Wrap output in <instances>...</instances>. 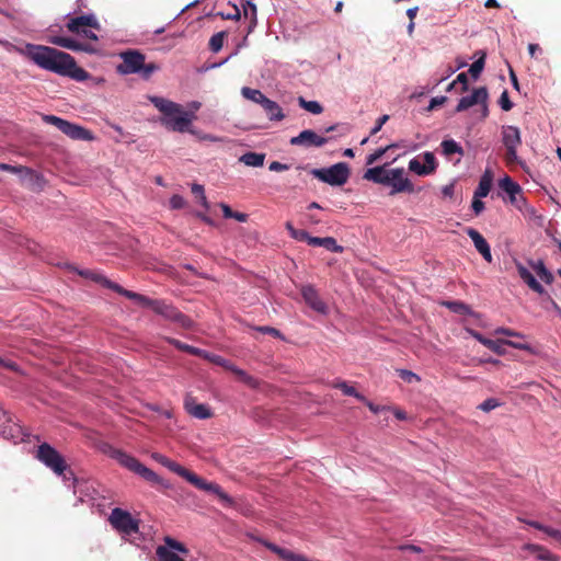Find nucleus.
<instances>
[{"mask_svg":"<svg viewBox=\"0 0 561 561\" xmlns=\"http://www.w3.org/2000/svg\"><path fill=\"white\" fill-rule=\"evenodd\" d=\"M22 53L42 69L70 77L77 81L88 78V72L78 67L75 58L68 53L35 44H27Z\"/></svg>","mask_w":561,"mask_h":561,"instance_id":"f257e3e1","label":"nucleus"},{"mask_svg":"<svg viewBox=\"0 0 561 561\" xmlns=\"http://www.w3.org/2000/svg\"><path fill=\"white\" fill-rule=\"evenodd\" d=\"M149 100L163 114L160 122L165 128L178 133L196 134L191 127L192 121L196 118L194 113H188L181 104L161 96H150Z\"/></svg>","mask_w":561,"mask_h":561,"instance_id":"f03ea898","label":"nucleus"},{"mask_svg":"<svg viewBox=\"0 0 561 561\" xmlns=\"http://www.w3.org/2000/svg\"><path fill=\"white\" fill-rule=\"evenodd\" d=\"M153 458L159 461L162 466L170 469L172 472H175L180 477L184 478L187 482L193 484L195 488L199 490H204L207 492H213L218 496V499L226 505V506H233L234 501L231 496H229L219 484L207 482L203 478L198 477L193 471L184 468L180 463L169 459L168 457L161 455V454H154Z\"/></svg>","mask_w":561,"mask_h":561,"instance_id":"7ed1b4c3","label":"nucleus"},{"mask_svg":"<svg viewBox=\"0 0 561 561\" xmlns=\"http://www.w3.org/2000/svg\"><path fill=\"white\" fill-rule=\"evenodd\" d=\"M126 298L134 300L144 308H150L154 313L163 317L165 320L178 323L183 329H191L193 321L186 314L181 312L173 305L162 299H151L145 295L128 290Z\"/></svg>","mask_w":561,"mask_h":561,"instance_id":"20e7f679","label":"nucleus"},{"mask_svg":"<svg viewBox=\"0 0 561 561\" xmlns=\"http://www.w3.org/2000/svg\"><path fill=\"white\" fill-rule=\"evenodd\" d=\"M121 58L123 61L116 68L121 75L139 73L147 80L160 69L156 62H146L145 55L135 49L121 53Z\"/></svg>","mask_w":561,"mask_h":561,"instance_id":"39448f33","label":"nucleus"},{"mask_svg":"<svg viewBox=\"0 0 561 561\" xmlns=\"http://www.w3.org/2000/svg\"><path fill=\"white\" fill-rule=\"evenodd\" d=\"M316 179L332 186L344 185L350 178V169L345 162H339L330 168L312 169L310 172Z\"/></svg>","mask_w":561,"mask_h":561,"instance_id":"423d86ee","label":"nucleus"},{"mask_svg":"<svg viewBox=\"0 0 561 561\" xmlns=\"http://www.w3.org/2000/svg\"><path fill=\"white\" fill-rule=\"evenodd\" d=\"M36 458L58 476L64 474L68 468L65 458L47 443L38 446Z\"/></svg>","mask_w":561,"mask_h":561,"instance_id":"0eeeda50","label":"nucleus"},{"mask_svg":"<svg viewBox=\"0 0 561 561\" xmlns=\"http://www.w3.org/2000/svg\"><path fill=\"white\" fill-rule=\"evenodd\" d=\"M44 122L54 125L61 133L76 140H92L93 135L90 130L72 124L64 118H60L55 115H45L43 117Z\"/></svg>","mask_w":561,"mask_h":561,"instance_id":"6e6552de","label":"nucleus"},{"mask_svg":"<svg viewBox=\"0 0 561 561\" xmlns=\"http://www.w3.org/2000/svg\"><path fill=\"white\" fill-rule=\"evenodd\" d=\"M108 520L113 528L123 535L130 536L139 531V520L119 507L112 510Z\"/></svg>","mask_w":561,"mask_h":561,"instance_id":"1a4fd4ad","label":"nucleus"},{"mask_svg":"<svg viewBox=\"0 0 561 561\" xmlns=\"http://www.w3.org/2000/svg\"><path fill=\"white\" fill-rule=\"evenodd\" d=\"M0 435L5 439L24 440L26 434L21 425L14 423L9 412L0 408Z\"/></svg>","mask_w":561,"mask_h":561,"instance_id":"9d476101","label":"nucleus"},{"mask_svg":"<svg viewBox=\"0 0 561 561\" xmlns=\"http://www.w3.org/2000/svg\"><path fill=\"white\" fill-rule=\"evenodd\" d=\"M248 536L250 539L262 543L264 547H266L273 553L277 554L284 561H311L304 554L295 553L291 550L280 548L277 545H275L262 537L255 536L253 534H249Z\"/></svg>","mask_w":561,"mask_h":561,"instance_id":"9b49d317","label":"nucleus"},{"mask_svg":"<svg viewBox=\"0 0 561 561\" xmlns=\"http://www.w3.org/2000/svg\"><path fill=\"white\" fill-rule=\"evenodd\" d=\"M486 100H488L486 88L481 87V88L474 89L471 95L463 96L459 100L458 105L456 107V112H462L476 104H482L483 105V116L485 117L488 115Z\"/></svg>","mask_w":561,"mask_h":561,"instance_id":"f8f14e48","label":"nucleus"},{"mask_svg":"<svg viewBox=\"0 0 561 561\" xmlns=\"http://www.w3.org/2000/svg\"><path fill=\"white\" fill-rule=\"evenodd\" d=\"M301 296L305 302L316 312L320 314H328V305L322 300L318 290L312 285H305L301 287Z\"/></svg>","mask_w":561,"mask_h":561,"instance_id":"ddd939ff","label":"nucleus"},{"mask_svg":"<svg viewBox=\"0 0 561 561\" xmlns=\"http://www.w3.org/2000/svg\"><path fill=\"white\" fill-rule=\"evenodd\" d=\"M403 175H404V170L402 168L390 170V175L388 176L389 182L387 185L392 186V191L390 193L391 195H394V194L401 193V192L412 193L414 191V187H413V184L411 183V181Z\"/></svg>","mask_w":561,"mask_h":561,"instance_id":"4468645a","label":"nucleus"},{"mask_svg":"<svg viewBox=\"0 0 561 561\" xmlns=\"http://www.w3.org/2000/svg\"><path fill=\"white\" fill-rule=\"evenodd\" d=\"M48 42L73 51H84L89 54L98 51L96 47L92 43H81L70 37L53 36Z\"/></svg>","mask_w":561,"mask_h":561,"instance_id":"2eb2a0df","label":"nucleus"},{"mask_svg":"<svg viewBox=\"0 0 561 561\" xmlns=\"http://www.w3.org/2000/svg\"><path fill=\"white\" fill-rule=\"evenodd\" d=\"M76 272L87 278V279H91L100 285H102L103 287H106V288H110L112 290H114L115 293L126 297V294L128 293V289H125L123 288L121 285H118L117 283H114L110 279H107L104 275L95 272V271H92V270H77L75 268Z\"/></svg>","mask_w":561,"mask_h":561,"instance_id":"dca6fc26","label":"nucleus"},{"mask_svg":"<svg viewBox=\"0 0 561 561\" xmlns=\"http://www.w3.org/2000/svg\"><path fill=\"white\" fill-rule=\"evenodd\" d=\"M328 142V138L319 136L312 129H305L298 136L290 139L293 146L322 147Z\"/></svg>","mask_w":561,"mask_h":561,"instance_id":"f3484780","label":"nucleus"},{"mask_svg":"<svg viewBox=\"0 0 561 561\" xmlns=\"http://www.w3.org/2000/svg\"><path fill=\"white\" fill-rule=\"evenodd\" d=\"M66 27L69 32H80L81 27H90L93 30H99L100 24L96 18L93 14H83L80 16L71 18L66 24Z\"/></svg>","mask_w":561,"mask_h":561,"instance_id":"a211bd4d","label":"nucleus"},{"mask_svg":"<svg viewBox=\"0 0 561 561\" xmlns=\"http://www.w3.org/2000/svg\"><path fill=\"white\" fill-rule=\"evenodd\" d=\"M66 27L69 32H80L81 27H90L93 30H99L100 24L96 18L93 14H83L80 16L71 18L66 24Z\"/></svg>","mask_w":561,"mask_h":561,"instance_id":"6ab92c4d","label":"nucleus"},{"mask_svg":"<svg viewBox=\"0 0 561 561\" xmlns=\"http://www.w3.org/2000/svg\"><path fill=\"white\" fill-rule=\"evenodd\" d=\"M469 238L472 240L477 251L483 256V259L491 263L492 262V253L488 241L484 237L473 228H467L466 230Z\"/></svg>","mask_w":561,"mask_h":561,"instance_id":"aec40b11","label":"nucleus"},{"mask_svg":"<svg viewBox=\"0 0 561 561\" xmlns=\"http://www.w3.org/2000/svg\"><path fill=\"white\" fill-rule=\"evenodd\" d=\"M515 265L519 277L528 285V287L535 293L542 295L545 293V288L536 279L531 272L527 267H525L520 262H515Z\"/></svg>","mask_w":561,"mask_h":561,"instance_id":"412c9836","label":"nucleus"},{"mask_svg":"<svg viewBox=\"0 0 561 561\" xmlns=\"http://www.w3.org/2000/svg\"><path fill=\"white\" fill-rule=\"evenodd\" d=\"M110 456L117 460L123 467L127 468L128 470L137 473L141 462L136 459L135 457L119 450V449H112L110 453Z\"/></svg>","mask_w":561,"mask_h":561,"instance_id":"4be33fe9","label":"nucleus"},{"mask_svg":"<svg viewBox=\"0 0 561 561\" xmlns=\"http://www.w3.org/2000/svg\"><path fill=\"white\" fill-rule=\"evenodd\" d=\"M502 141L506 149L518 148L522 144L519 129L515 126H503Z\"/></svg>","mask_w":561,"mask_h":561,"instance_id":"5701e85b","label":"nucleus"},{"mask_svg":"<svg viewBox=\"0 0 561 561\" xmlns=\"http://www.w3.org/2000/svg\"><path fill=\"white\" fill-rule=\"evenodd\" d=\"M523 550L529 551L535 554L540 561H559L560 557L552 553L549 549L537 543H526L523 546Z\"/></svg>","mask_w":561,"mask_h":561,"instance_id":"b1692460","label":"nucleus"},{"mask_svg":"<svg viewBox=\"0 0 561 561\" xmlns=\"http://www.w3.org/2000/svg\"><path fill=\"white\" fill-rule=\"evenodd\" d=\"M390 175V170H386L385 167H375L367 169L363 175V178L367 181H371L378 184H388Z\"/></svg>","mask_w":561,"mask_h":561,"instance_id":"393cba45","label":"nucleus"},{"mask_svg":"<svg viewBox=\"0 0 561 561\" xmlns=\"http://www.w3.org/2000/svg\"><path fill=\"white\" fill-rule=\"evenodd\" d=\"M261 106L265 111L270 121L279 122L285 118L283 108L275 101L267 98Z\"/></svg>","mask_w":561,"mask_h":561,"instance_id":"a878e982","label":"nucleus"},{"mask_svg":"<svg viewBox=\"0 0 561 561\" xmlns=\"http://www.w3.org/2000/svg\"><path fill=\"white\" fill-rule=\"evenodd\" d=\"M185 409L188 412V414L199 420H206L211 416L209 408L202 403H195L190 400H186Z\"/></svg>","mask_w":561,"mask_h":561,"instance_id":"bb28decb","label":"nucleus"},{"mask_svg":"<svg viewBox=\"0 0 561 561\" xmlns=\"http://www.w3.org/2000/svg\"><path fill=\"white\" fill-rule=\"evenodd\" d=\"M493 181V174L491 170H485L482 176L480 178L479 185L474 191V195L477 197H485L491 191Z\"/></svg>","mask_w":561,"mask_h":561,"instance_id":"cd10ccee","label":"nucleus"},{"mask_svg":"<svg viewBox=\"0 0 561 561\" xmlns=\"http://www.w3.org/2000/svg\"><path fill=\"white\" fill-rule=\"evenodd\" d=\"M518 520H520L522 523H525L527 524L528 526H531L545 534H547L549 537L558 540L561 542V530L559 529H556V528H552L550 526H546L539 522H536V520H529V519H524V518H518Z\"/></svg>","mask_w":561,"mask_h":561,"instance_id":"c85d7f7f","label":"nucleus"},{"mask_svg":"<svg viewBox=\"0 0 561 561\" xmlns=\"http://www.w3.org/2000/svg\"><path fill=\"white\" fill-rule=\"evenodd\" d=\"M530 267L536 272V274L539 276V278L545 282L546 284H552L554 280V277L550 271L546 267L543 261L539 260L537 262L529 261Z\"/></svg>","mask_w":561,"mask_h":561,"instance_id":"c756f323","label":"nucleus"},{"mask_svg":"<svg viewBox=\"0 0 561 561\" xmlns=\"http://www.w3.org/2000/svg\"><path fill=\"white\" fill-rule=\"evenodd\" d=\"M165 341L181 352H185L187 354H191V355H194L197 357H199L201 355H204V350L185 344V343L181 342L180 340H176L173 337H165Z\"/></svg>","mask_w":561,"mask_h":561,"instance_id":"7c9ffc66","label":"nucleus"},{"mask_svg":"<svg viewBox=\"0 0 561 561\" xmlns=\"http://www.w3.org/2000/svg\"><path fill=\"white\" fill-rule=\"evenodd\" d=\"M231 373L236 375L239 381L243 382L251 389H256L260 386V381L253 376L249 375L245 370L233 366Z\"/></svg>","mask_w":561,"mask_h":561,"instance_id":"2f4dec72","label":"nucleus"},{"mask_svg":"<svg viewBox=\"0 0 561 561\" xmlns=\"http://www.w3.org/2000/svg\"><path fill=\"white\" fill-rule=\"evenodd\" d=\"M265 154L257 152H245L239 159L240 162L248 167H262L264 164Z\"/></svg>","mask_w":561,"mask_h":561,"instance_id":"473e14b6","label":"nucleus"},{"mask_svg":"<svg viewBox=\"0 0 561 561\" xmlns=\"http://www.w3.org/2000/svg\"><path fill=\"white\" fill-rule=\"evenodd\" d=\"M501 190L507 193L511 197V202H515V195L520 192V186L514 182L510 176H505L499 183Z\"/></svg>","mask_w":561,"mask_h":561,"instance_id":"72a5a7b5","label":"nucleus"},{"mask_svg":"<svg viewBox=\"0 0 561 561\" xmlns=\"http://www.w3.org/2000/svg\"><path fill=\"white\" fill-rule=\"evenodd\" d=\"M440 147H442L443 153L446 157H450L455 153H458L460 156L463 154L462 147L458 142H456L454 139L443 140L440 144Z\"/></svg>","mask_w":561,"mask_h":561,"instance_id":"f704fd0d","label":"nucleus"},{"mask_svg":"<svg viewBox=\"0 0 561 561\" xmlns=\"http://www.w3.org/2000/svg\"><path fill=\"white\" fill-rule=\"evenodd\" d=\"M199 357L204 358V359H207L208 362L213 363V364H216L218 366H221L224 367L225 369L231 371L232 367L234 366L231 362H229L228 359L219 356V355H216V354H211V353H208L207 351L204 350V355H201Z\"/></svg>","mask_w":561,"mask_h":561,"instance_id":"c9c22d12","label":"nucleus"},{"mask_svg":"<svg viewBox=\"0 0 561 561\" xmlns=\"http://www.w3.org/2000/svg\"><path fill=\"white\" fill-rule=\"evenodd\" d=\"M241 93L245 99L260 105L267 99L260 90L248 87L242 88Z\"/></svg>","mask_w":561,"mask_h":561,"instance_id":"e433bc0d","label":"nucleus"},{"mask_svg":"<svg viewBox=\"0 0 561 561\" xmlns=\"http://www.w3.org/2000/svg\"><path fill=\"white\" fill-rule=\"evenodd\" d=\"M297 101L300 107L314 115H319L323 112V106L317 101H307L302 96H299Z\"/></svg>","mask_w":561,"mask_h":561,"instance_id":"4c0bfd02","label":"nucleus"},{"mask_svg":"<svg viewBox=\"0 0 561 561\" xmlns=\"http://www.w3.org/2000/svg\"><path fill=\"white\" fill-rule=\"evenodd\" d=\"M334 388L340 389L345 396H351L359 401H366V397L359 393L354 387L345 381H340L333 385Z\"/></svg>","mask_w":561,"mask_h":561,"instance_id":"58836bf2","label":"nucleus"},{"mask_svg":"<svg viewBox=\"0 0 561 561\" xmlns=\"http://www.w3.org/2000/svg\"><path fill=\"white\" fill-rule=\"evenodd\" d=\"M137 474L144 478L146 481L151 482L153 484H161L162 479L151 469L147 468L145 465H140Z\"/></svg>","mask_w":561,"mask_h":561,"instance_id":"ea45409f","label":"nucleus"},{"mask_svg":"<svg viewBox=\"0 0 561 561\" xmlns=\"http://www.w3.org/2000/svg\"><path fill=\"white\" fill-rule=\"evenodd\" d=\"M159 561H185L179 557L174 551L168 549L164 546H159L156 550Z\"/></svg>","mask_w":561,"mask_h":561,"instance_id":"a19ab883","label":"nucleus"},{"mask_svg":"<svg viewBox=\"0 0 561 561\" xmlns=\"http://www.w3.org/2000/svg\"><path fill=\"white\" fill-rule=\"evenodd\" d=\"M474 337L484 346H486L489 350L495 352L499 355H502L504 353L503 348L501 347L500 341H493L490 339L484 337L480 333H476Z\"/></svg>","mask_w":561,"mask_h":561,"instance_id":"79ce46f5","label":"nucleus"},{"mask_svg":"<svg viewBox=\"0 0 561 561\" xmlns=\"http://www.w3.org/2000/svg\"><path fill=\"white\" fill-rule=\"evenodd\" d=\"M285 228L289 232L290 237L297 241L308 242L309 233L302 229H296L290 221L285 224Z\"/></svg>","mask_w":561,"mask_h":561,"instance_id":"37998d69","label":"nucleus"},{"mask_svg":"<svg viewBox=\"0 0 561 561\" xmlns=\"http://www.w3.org/2000/svg\"><path fill=\"white\" fill-rule=\"evenodd\" d=\"M481 56L470 66L469 73L473 79H478L485 65V53L479 51Z\"/></svg>","mask_w":561,"mask_h":561,"instance_id":"c03bdc74","label":"nucleus"},{"mask_svg":"<svg viewBox=\"0 0 561 561\" xmlns=\"http://www.w3.org/2000/svg\"><path fill=\"white\" fill-rule=\"evenodd\" d=\"M443 305L446 306L453 312L461 316H466L471 312L470 307L461 301H445L443 302Z\"/></svg>","mask_w":561,"mask_h":561,"instance_id":"a18cd8bd","label":"nucleus"},{"mask_svg":"<svg viewBox=\"0 0 561 561\" xmlns=\"http://www.w3.org/2000/svg\"><path fill=\"white\" fill-rule=\"evenodd\" d=\"M409 170L421 176L431 174V170H427L426 167L421 163L419 158H413L410 160Z\"/></svg>","mask_w":561,"mask_h":561,"instance_id":"49530a36","label":"nucleus"},{"mask_svg":"<svg viewBox=\"0 0 561 561\" xmlns=\"http://www.w3.org/2000/svg\"><path fill=\"white\" fill-rule=\"evenodd\" d=\"M164 543H165L164 547H167L170 550H174V551H178L183 554L188 553V549L185 547V545H183L182 542H180L169 536L164 538Z\"/></svg>","mask_w":561,"mask_h":561,"instance_id":"de8ad7c7","label":"nucleus"},{"mask_svg":"<svg viewBox=\"0 0 561 561\" xmlns=\"http://www.w3.org/2000/svg\"><path fill=\"white\" fill-rule=\"evenodd\" d=\"M164 543H165L164 547H167L170 550H174V551H178L183 554L188 553V549L185 547V545H183L182 542H180L169 536L164 538Z\"/></svg>","mask_w":561,"mask_h":561,"instance_id":"09e8293b","label":"nucleus"},{"mask_svg":"<svg viewBox=\"0 0 561 561\" xmlns=\"http://www.w3.org/2000/svg\"><path fill=\"white\" fill-rule=\"evenodd\" d=\"M192 193L199 198L202 206L205 209H209V203L207 201V197L205 195L204 186L197 183H194L191 187Z\"/></svg>","mask_w":561,"mask_h":561,"instance_id":"8fccbe9b","label":"nucleus"},{"mask_svg":"<svg viewBox=\"0 0 561 561\" xmlns=\"http://www.w3.org/2000/svg\"><path fill=\"white\" fill-rule=\"evenodd\" d=\"M226 34L224 32H219L214 34L209 39V48L214 53H218L224 45Z\"/></svg>","mask_w":561,"mask_h":561,"instance_id":"3c124183","label":"nucleus"},{"mask_svg":"<svg viewBox=\"0 0 561 561\" xmlns=\"http://www.w3.org/2000/svg\"><path fill=\"white\" fill-rule=\"evenodd\" d=\"M322 247L333 253H342L344 250L342 245L337 244L333 237H324Z\"/></svg>","mask_w":561,"mask_h":561,"instance_id":"603ef678","label":"nucleus"},{"mask_svg":"<svg viewBox=\"0 0 561 561\" xmlns=\"http://www.w3.org/2000/svg\"><path fill=\"white\" fill-rule=\"evenodd\" d=\"M424 165L427 170H431V174L435 172L437 168L436 158L433 152L426 151L423 153Z\"/></svg>","mask_w":561,"mask_h":561,"instance_id":"864d4df0","label":"nucleus"},{"mask_svg":"<svg viewBox=\"0 0 561 561\" xmlns=\"http://www.w3.org/2000/svg\"><path fill=\"white\" fill-rule=\"evenodd\" d=\"M242 7L244 16H250V20L256 22V5L252 1H247Z\"/></svg>","mask_w":561,"mask_h":561,"instance_id":"5fc2aeb1","label":"nucleus"},{"mask_svg":"<svg viewBox=\"0 0 561 561\" xmlns=\"http://www.w3.org/2000/svg\"><path fill=\"white\" fill-rule=\"evenodd\" d=\"M389 148H391V146H387L385 148H379L375 152L370 153L366 159V164H368V165L374 164L376 161L381 159V157L388 151Z\"/></svg>","mask_w":561,"mask_h":561,"instance_id":"6e6d98bb","label":"nucleus"},{"mask_svg":"<svg viewBox=\"0 0 561 561\" xmlns=\"http://www.w3.org/2000/svg\"><path fill=\"white\" fill-rule=\"evenodd\" d=\"M500 106L503 111L508 112L513 108V103L508 98V92L504 90L499 100Z\"/></svg>","mask_w":561,"mask_h":561,"instance_id":"4d7b16f0","label":"nucleus"},{"mask_svg":"<svg viewBox=\"0 0 561 561\" xmlns=\"http://www.w3.org/2000/svg\"><path fill=\"white\" fill-rule=\"evenodd\" d=\"M500 405L499 401L496 399L490 398L484 400L480 405L479 409L484 412H490L497 408Z\"/></svg>","mask_w":561,"mask_h":561,"instance_id":"13d9d810","label":"nucleus"},{"mask_svg":"<svg viewBox=\"0 0 561 561\" xmlns=\"http://www.w3.org/2000/svg\"><path fill=\"white\" fill-rule=\"evenodd\" d=\"M399 375H400V377H401L404 381H407V382H409V383H411V382H413V381H420V380H421V378H420L416 374H414L413 371H411V370L401 369V370L399 371Z\"/></svg>","mask_w":561,"mask_h":561,"instance_id":"bf43d9fd","label":"nucleus"},{"mask_svg":"<svg viewBox=\"0 0 561 561\" xmlns=\"http://www.w3.org/2000/svg\"><path fill=\"white\" fill-rule=\"evenodd\" d=\"M169 203H170V207L172 209H181L185 206V199L181 195H178V194H174L170 198Z\"/></svg>","mask_w":561,"mask_h":561,"instance_id":"052dcab7","label":"nucleus"},{"mask_svg":"<svg viewBox=\"0 0 561 561\" xmlns=\"http://www.w3.org/2000/svg\"><path fill=\"white\" fill-rule=\"evenodd\" d=\"M73 33L78 34L84 38H88L90 41H93V42L98 41L96 34L90 27H81L80 32H73Z\"/></svg>","mask_w":561,"mask_h":561,"instance_id":"680f3d73","label":"nucleus"},{"mask_svg":"<svg viewBox=\"0 0 561 561\" xmlns=\"http://www.w3.org/2000/svg\"><path fill=\"white\" fill-rule=\"evenodd\" d=\"M256 330L264 334H271L274 337L283 339V334L279 330L272 327H257Z\"/></svg>","mask_w":561,"mask_h":561,"instance_id":"e2e57ef3","label":"nucleus"},{"mask_svg":"<svg viewBox=\"0 0 561 561\" xmlns=\"http://www.w3.org/2000/svg\"><path fill=\"white\" fill-rule=\"evenodd\" d=\"M482 197L473 195L471 207L476 215H479L484 209V203L481 201Z\"/></svg>","mask_w":561,"mask_h":561,"instance_id":"0e129e2a","label":"nucleus"},{"mask_svg":"<svg viewBox=\"0 0 561 561\" xmlns=\"http://www.w3.org/2000/svg\"><path fill=\"white\" fill-rule=\"evenodd\" d=\"M388 119H389V115H387V114L380 116L377 119L375 127L371 129L370 135H376L382 128V126L388 122Z\"/></svg>","mask_w":561,"mask_h":561,"instance_id":"69168bd1","label":"nucleus"},{"mask_svg":"<svg viewBox=\"0 0 561 561\" xmlns=\"http://www.w3.org/2000/svg\"><path fill=\"white\" fill-rule=\"evenodd\" d=\"M505 160L507 164L516 163L518 160L517 148L506 149Z\"/></svg>","mask_w":561,"mask_h":561,"instance_id":"338daca9","label":"nucleus"},{"mask_svg":"<svg viewBox=\"0 0 561 561\" xmlns=\"http://www.w3.org/2000/svg\"><path fill=\"white\" fill-rule=\"evenodd\" d=\"M446 101H447V98H446V96H436V98H433V99L430 101V104H428V106H427V111H433V110H434V108H436L437 106L443 105Z\"/></svg>","mask_w":561,"mask_h":561,"instance_id":"774afa93","label":"nucleus"}]
</instances>
